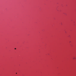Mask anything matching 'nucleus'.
Segmentation results:
<instances>
[{"mask_svg": "<svg viewBox=\"0 0 76 76\" xmlns=\"http://www.w3.org/2000/svg\"><path fill=\"white\" fill-rule=\"evenodd\" d=\"M15 50H16V48H15Z\"/></svg>", "mask_w": 76, "mask_h": 76, "instance_id": "obj_2", "label": "nucleus"}, {"mask_svg": "<svg viewBox=\"0 0 76 76\" xmlns=\"http://www.w3.org/2000/svg\"><path fill=\"white\" fill-rule=\"evenodd\" d=\"M16 74H17V73H16Z\"/></svg>", "mask_w": 76, "mask_h": 76, "instance_id": "obj_3", "label": "nucleus"}, {"mask_svg": "<svg viewBox=\"0 0 76 76\" xmlns=\"http://www.w3.org/2000/svg\"><path fill=\"white\" fill-rule=\"evenodd\" d=\"M73 59H76V58L74 57L73 58Z\"/></svg>", "mask_w": 76, "mask_h": 76, "instance_id": "obj_1", "label": "nucleus"}]
</instances>
